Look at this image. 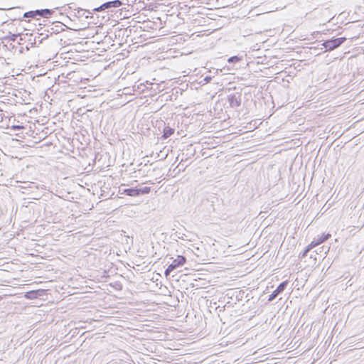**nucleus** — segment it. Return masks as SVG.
<instances>
[{"label": "nucleus", "mask_w": 364, "mask_h": 364, "mask_svg": "<svg viewBox=\"0 0 364 364\" xmlns=\"http://www.w3.org/2000/svg\"><path fill=\"white\" fill-rule=\"evenodd\" d=\"M25 296L27 299H33L38 296V292L36 291H31L26 292Z\"/></svg>", "instance_id": "9d476101"}, {"label": "nucleus", "mask_w": 364, "mask_h": 364, "mask_svg": "<svg viewBox=\"0 0 364 364\" xmlns=\"http://www.w3.org/2000/svg\"><path fill=\"white\" fill-rule=\"evenodd\" d=\"M174 132V129L169 127H166L164 129V134H163V137L166 139L168 137H169L170 136H171Z\"/></svg>", "instance_id": "1a4fd4ad"}, {"label": "nucleus", "mask_w": 364, "mask_h": 364, "mask_svg": "<svg viewBox=\"0 0 364 364\" xmlns=\"http://www.w3.org/2000/svg\"><path fill=\"white\" fill-rule=\"evenodd\" d=\"M138 191L139 192V195L140 194H148L151 191V188L145 186V187H143L141 188H138Z\"/></svg>", "instance_id": "9b49d317"}, {"label": "nucleus", "mask_w": 364, "mask_h": 364, "mask_svg": "<svg viewBox=\"0 0 364 364\" xmlns=\"http://www.w3.org/2000/svg\"><path fill=\"white\" fill-rule=\"evenodd\" d=\"M331 237V235L329 233L328 234H323L321 236H318V237L314 241L311 242V243L314 245V247L326 241L329 237Z\"/></svg>", "instance_id": "423d86ee"}, {"label": "nucleus", "mask_w": 364, "mask_h": 364, "mask_svg": "<svg viewBox=\"0 0 364 364\" xmlns=\"http://www.w3.org/2000/svg\"><path fill=\"white\" fill-rule=\"evenodd\" d=\"M172 271H173V269H170V265L167 267V269L165 270V275L168 276Z\"/></svg>", "instance_id": "2eb2a0df"}, {"label": "nucleus", "mask_w": 364, "mask_h": 364, "mask_svg": "<svg viewBox=\"0 0 364 364\" xmlns=\"http://www.w3.org/2000/svg\"><path fill=\"white\" fill-rule=\"evenodd\" d=\"M287 284H288V281L287 280L282 282L277 287V288L272 293V294L269 295L268 301H272L274 299H276L279 294H280L281 293H282L284 291V289H286Z\"/></svg>", "instance_id": "f03ea898"}, {"label": "nucleus", "mask_w": 364, "mask_h": 364, "mask_svg": "<svg viewBox=\"0 0 364 364\" xmlns=\"http://www.w3.org/2000/svg\"><path fill=\"white\" fill-rule=\"evenodd\" d=\"M346 40L344 37L332 38L328 41H324L321 44V50L325 49L323 52L326 51H331L338 47H339L344 41Z\"/></svg>", "instance_id": "f257e3e1"}, {"label": "nucleus", "mask_w": 364, "mask_h": 364, "mask_svg": "<svg viewBox=\"0 0 364 364\" xmlns=\"http://www.w3.org/2000/svg\"><path fill=\"white\" fill-rule=\"evenodd\" d=\"M241 60V58L238 56H232L228 58V61L230 63H237Z\"/></svg>", "instance_id": "4468645a"}, {"label": "nucleus", "mask_w": 364, "mask_h": 364, "mask_svg": "<svg viewBox=\"0 0 364 364\" xmlns=\"http://www.w3.org/2000/svg\"><path fill=\"white\" fill-rule=\"evenodd\" d=\"M211 80V77L210 76H206L205 78H204V80L206 82H209Z\"/></svg>", "instance_id": "dca6fc26"}, {"label": "nucleus", "mask_w": 364, "mask_h": 364, "mask_svg": "<svg viewBox=\"0 0 364 364\" xmlns=\"http://www.w3.org/2000/svg\"><path fill=\"white\" fill-rule=\"evenodd\" d=\"M229 103L231 107H238L241 105V98L239 95H232L229 96L228 98Z\"/></svg>", "instance_id": "7ed1b4c3"}, {"label": "nucleus", "mask_w": 364, "mask_h": 364, "mask_svg": "<svg viewBox=\"0 0 364 364\" xmlns=\"http://www.w3.org/2000/svg\"><path fill=\"white\" fill-rule=\"evenodd\" d=\"M13 129H22V127H21V126H14Z\"/></svg>", "instance_id": "f3484780"}, {"label": "nucleus", "mask_w": 364, "mask_h": 364, "mask_svg": "<svg viewBox=\"0 0 364 364\" xmlns=\"http://www.w3.org/2000/svg\"><path fill=\"white\" fill-rule=\"evenodd\" d=\"M124 193L129 196H139L138 188H127L124 190Z\"/></svg>", "instance_id": "0eeeda50"}, {"label": "nucleus", "mask_w": 364, "mask_h": 364, "mask_svg": "<svg viewBox=\"0 0 364 364\" xmlns=\"http://www.w3.org/2000/svg\"><path fill=\"white\" fill-rule=\"evenodd\" d=\"M18 34H11L8 36H6L5 40H8L9 41H16Z\"/></svg>", "instance_id": "ddd939ff"}, {"label": "nucleus", "mask_w": 364, "mask_h": 364, "mask_svg": "<svg viewBox=\"0 0 364 364\" xmlns=\"http://www.w3.org/2000/svg\"><path fill=\"white\" fill-rule=\"evenodd\" d=\"M184 236H185V234H183V236H181V237L178 236V238L184 240Z\"/></svg>", "instance_id": "a211bd4d"}, {"label": "nucleus", "mask_w": 364, "mask_h": 364, "mask_svg": "<svg viewBox=\"0 0 364 364\" xmlns=\"http://www.w3.org/2000/svg\"><path fill=\"white\" fill-rule=\"evenodd\" d=\"M184 236H185V234H183V236H181V237L178 236V238L184 240Z\"/></svg>", "instance_id": "6ab92c4d"}, {"label": "nucleus", "mask_w": 364, "mask_h": 364, "mask_svg": "<svg viewBox=\"0 0 364 364\" xmlns=\"http://www.w3.org/2000/svg\"><path fill=\"white\" fill-rule=\"evenodd\" d=\"M28 14H29V13H26V14H24V16H28Z\"/></svg>", "instance_id": "412c9836"}, {"label": "nucleus", "mask_w": 364, "mask_h": 364, "mask_svg": "<svg viewBox=\"0 0 364 364\" xmlns=\"http://www.w3.org/2000/svg\"><path fill=\"white\" fill-rule=\"evenodd\" d=\"M36 13L40 14L43 17L48 18L53 14V11L50 9H42L37 10Z\"/></svg>", "instance_id": "6e6552de"}, {"label": "nucleus", "mask_w": 364, "mask_h": 364, "mask_svg": "<svg viewBox=\"0 0 364 364\" xmlns=\"http://www.w3.org/2000/svg\"><path fill=\"white\" fill-rule=\"evenodd\" d=\"M186 261V259L183 256L178 255L176 259L170 264V269L173 270L178 267L182 266Z\"/></svg>", "instance_id": "20e7f679"}, {"label": "nucleus", "mask_w": 364, "mask_h": 364, "mask_svg": "<svg viewBox=\"0 0 364 364\" xmlns=\"http://www.w3.org/2000/svg\"><path fill=\"white\" fill-rule=\"evenodd\" d=\"M311 49L314 50H317V48L316 47H311Z\"/></svg>", "instance_id": "aec40b11"}, {"label": "nucleus", "mask_w": 364, "mask_h": 364, "mask_svg": "<svg viewBox=\"0 0 364 364\" xmlns=\"http://www.w3.org/2000/svg\"><path fill=\"white\" fill-rule=\"evenodd\" d=\"M314 245L311 242V244H309V245L307 246V247L306 248V250H305L304 251V252L301 254V257H305L307 255L308 252H309L312 248H314Z\"/></svg>", "instance_id": "f8f14e48"}, {"label": "nucleus", "mask_w": 364, "mask_h": 364, "mask_svg": "<svg viewBox=\"0 0 364 364\" xmlns=\"http://www.w3.org/2000/svg\"><path fill=\"white\" fill-rule=\"evenodd\" d=\"M121 5H122V2L119 0H115V1H109V2L104 4L103 5H102L100 7H99L96 10L101 11L103 9L109 8L112 6V7H119Z\"/></svg>", "instance_id": "39448f33"}]
</instances>
